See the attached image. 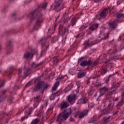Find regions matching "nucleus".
<instances>
[{"instance_id": "1", "label": "nucleus", "mask_w": 124, "mask_h": 124, "mask_svg": "<svg viewBox=\"0 0 124 124\" xmlns=\"http://www.w3.org/2000/svg\"><path fill=\"white\" fill-rule=\"evenodd\" d=\"M71 114H72V110L71 108L64 110L62 113H60L58 115L56 122H58L59 124L63 123L64 121L67 120Z\"/></svg>"}, {"instance_id": "2", "label": "nucleus", "mask_w": 124, "mask_h": 124, "mask_svg": "<svg viewBox=\"0 0 124 124\" xmlns=\"http://www.w3.org/2000/svg\"><path fill=\"white\" fill-rule=\"evenodd\" d=\"M124 14H119L117 15L115 19L113 21L109 23L110 29H112V30H115V29L117 28V23H122V22H123L122 19H124Z\"/></svg>"}, {"instance_id": "3", "label": "nucleus", "mask_w": 124, "mask_h": 124, "mask_svg": "<svg viewBox=\"0 0 124 124\" xmlns=\"http://www.w3.org/2000/svg\"><path fill=\"white\" fill-rule=\"evenodd\" d=\"M50 37L51 36H48L41 39L40 42L42 47L41 55H45V52L47 51V49H49V41H48V38H50Z\"/></svg>"}, {"instance_id": "4", "label": "nucleus", "mask_w": 124, "mask_h": 124, "mask_svg": "<svg viewBox=\"0 0 124 124\" xmlns=\"http://www.w3.org/2000/svg\"><path fill=\"white\" fill-rule=\"evenodd\" d=\"M46 7H47V3H44L42 4L41 7H38L37 9H35L34 11H32L30 15L31 16H34L36 15V18H38L39 17H42V14H41V8L44 9Z\"/></svg>"}, {"instance_id": "5", "label": "nucleus", "mask_w": 124, "mask_h": 124, "mask_svg": "<svg viewBox=\"0 0 124 124\" xmlns=\"http://www.w3.org/2000/svg\"><path fill=\"white\" fill-rule=\"evenodd\" d=\"M29 17L31 18V21H32V20H35V19H37L33 28L34 31H37V30L39 29V27H40L41 22H42L41 17H39L38 18H36V15H34L33 16H32L31 15V14H29Z\"/></svg>"}, {"instance_id": "6", "label": "nucleus", "mask_w": 124, "mask_h": 124, "mask_svg": "<svg viewBox=\"0 0 124 124\" xmlns=\"http://www.w3.org/2000/svg\"><path fill=\"white\" fill-rule=\"evenodd\" d=\"M48 88H49L48 85L46 84L44 86V82L42 81H38L36 86L33 88V92H37L39 91V90H42L43 89L45 90H47Z\"/></svg>"}, {"instance_id": "7", "label": "nucleus", "mask_w": 124, "mask_h": 124, "mask_svg": "<svg viewBox=\"0 0 124 124\" xmlns=\"http://www.w3.org/2000/svg\"><path fill=\"white\" fill-rule=\"evenodd\" d=\"M88 114H89V110L86 109L83 110L82 111H78L74 115L75 118H77L78 116L79 119H83V118H85L86 116H88Z\"/></svg>"}, {"instance_id": "8", "label": "nucleus", "mask_w": 124, "mask_h": 124, "mask_svg": "<svg viewBox=\"0 0 124 124\" xmlns=\"http://www.w3.org/2000/svg\"><path fill=\"white\" fill-rule=\"evenodd\" d=\"M33 100V108L35 109V108H37L39 103H40V100H41V98H40V95H37L36 97H33L30 101H32Z\"/></svg>"}, {"instance_id": "9", "label": "nucleus", "mask_w": 124, "mask_h": 124, "mask_svg": "<svg viewBox=\"0 0 124 124\" xmlns=\"http://www.w3.org/2000/svg\"><path fill=\"white\" fill-rule=\"evenodd\" d=\"M36 53H37V51L34 50H31V52L27 51L24 54L23 58L24 59L28 60V59L31 58V57H32V56H33L34 54H36Z\"/></svg>"}, {"instance_id": "10", "label": "nucleus", "mask_w": 124, "mask_h": 124, "mask_svg": "<svg viewBox=\"0 0 124 124\" xmlns=\"http://www.w3.org/2000/svg\"><path fill=\"white\" fill-rule=\"evenodd\" d=\"M7 92V90H3L1 91H0V103L2 102L5 98H6V96L5 95V93Z\"/></svg>"}, {"instance_id": "11", "label": "nucleus", "mask_w": 124, "mask_h": 124, "mask_svg": "<svg viewBox=\"0 0 124 124\" xmlns=\"http://www.w3.org/2000/svg\"><path fill=\"white\" fill-rule=\"evenodd\" d=\"M62 0H59L57 2L55 3L54 5V9L56 10L57 12H59L60 10H62L63 7H60V5H61V3H62Z\"/></svg>"}, {"instance_id": "12", "label": "nucleus", "mask_w": 124, "mask_h": 124, "mask_svg": "<svg viewBox=\"0 0 124 124\" xmlns=\"http://www.w3.org/2000/svg\"><path fill=\"white\" fill-rule=\"evenodd\" d=\"M93 64V61L89 60L88 61L84 60L80 62L81 66H91Z\"/></svg>"}, {"instance_id": "13", "label": "nucleus", "mask_w": 124, "mask_h": 124, "mask_svg": "<svg viewBox=\"0 0 124 124\" xmlns=\"http://www.w3.org/2000/svg\"><path fill=\"white\" fill-rule=\"evenodd\" d=\"M123 49H124V45H121L118 49H117V45H115L113 46V51L111 54H117L118 51H122Z\"/></svg>"}, {"instance_id": "14", "label": "nucleus", "mask_w": 124, "mask_h": 124, "mask_svg": "<svg viewBox=\"0 0 124 124\" xmlns=\"http://www.w3.org/2000/svg\"><path fill=\"white\" fill-rule=\"evenodd\" d=\"M76 99V95H70L68 96L67 101L69 102L70 104H73L75 103V100Z\"/></svg>"}, {"instance_id": "15", "label": "nucleus", "mask_w": 124, "mask_h": 124, "mask_svg": "<svg viewBox=\"0 0 124 124\" xmlns=\"http://www.w3.org/2000/svg\"><path fill=\"white\" fill-rule=\"evenodd\" d=\"M113 120V116H109L108 117L105 116L103 119V123L104 124H109L111 121Z\"/></svg>"}, {"instance_id": "16", "label": "nucleus", "mask_w": 124, "mask_h": 124, "mask_svg": "<svg viewBox=\"0 0 124 124\" xmlns=\"http://www.w3.org/2000/svg\"><path fill=\"white\" fill-rule=\"evenodd\" d=\"M69 107V104L67 102L62 101L60 105V108L61 110L66 109Z\"/></svg>"}, {"instance_id": "17", "label": "nucleus", "mask_w": 124, "mask_h": 124, "mask_svg": "<svg viewBox=\"0 0 124 124\" xmlns=\"http://www.w3.org/2000/svg\"><path fill=\"white\" fill-rule=\"evenodd\" d=\"M89 102V99L87 97H82L78 101V103L79 104H86Z\"/></svg>"}, {"instance_id": "18", "label": "nucleus", "mask_w": 124, "mask_h": 124, "mask_svg": "<svg viewBox=\"0 0 124 124\" xmlns=\"http://www.w3.org/2000/svg\"><path fill=\"white\" fill-rule=\"evenodd\" d=\"M106 92H108V88L106 87H104L100 89V96H102V95H104L105 94V93Z\"/></svg>"}, {"instance_id": "19", "label": "nucleus", "mask_w": 124, "mask_h": 124, "mask_svg": "<svg viewBox=\"0 0 124 124\" xmlns=\"http://www.w3.org/2000/svg\"><path fill=\"white\" fill-rule=\"evenodd\" d=\"M107 16V8H105L100 13V18H105V16Z\"/></svg>"}, {"instance_id": "20", "label": "nucleus", "mask_w": 124, "mask_h": 124, "mask_svg": "<svg viewBox=\"0 0 124 124\" xmlns=\"http://www.w3.org/2000/svg\"><path fill=\"white\" fill-rule=\"evenodd\" d=\"M124 104V99H122L117 104L116 107L117 110H121V107L123 106Z\"/></svg>"}, {"instance_id": "21", "label": "nucleus", "mask_w": 124, "mask_h": 124, "mask_svg": "<svg viewBox=\"0 0 124 124\" xmlns=\"http://www.w3.org/2000/svg\"><path fill=\"white\" fill-rule=\"evenodd\" d=\"M97 28H98V24L94 23L89 27V30L93 31L97 30Z\"/></svg>"}, {"instance_id": "22", "label": "nucleus", "mask_w": 124, "mask_h": 124, "mask_svg": "<svg viewBox=\"0 0 124 124\" xmlns=\"http://www.w3.org/2000/svg\"><path fill=\"white\" fill-rule=\"evenodd\" d=\"M63 16L64 18V24H66V23H67V22L70 20V17L68 16V14H66V13L63 15Z\"/></svg>"}, {"instance_id": "23", "label": "nucleus", "mask_w": 124, "mask_h": 124, "mask_svg": "<svg viewBox=\"0 0 124 124\" xmlns=\"http://www.w3.org/2000/svg\"><path fill=\"white\" fill-rule=\"evenodd\" d=\"M76 22H77V19L76 17H73L71 20V22L69 25L68 26V27L69 28L70 26L73 27L76 25Z\"/></svg>"}, {"instance_id": "24", "label": "nucleus", "mask_w": 124, "mask_h": 124, "mask_svg": "<svg viewBox=\"0 0 124 124\" xmlns=\"http://www.w3.org/2000/svg\"><path fill=\"white\" fill-rule=\"evenodd\" d=\"M102 112L103 115H108V114L110 113V108L107 107L106 108L102 110Z\"/></svg>"}, {"instance_id": "25", "label": "nucleus", "mask_w": 124, "mask_h": 124, "mask_svg": "<svg viewBox=\"0 0 124 124\" xmlns=\"http://www.w3.org/2000/svg\"><path fill=\"white\" fill-rule=\"evenodd\" d=\"M97 121V117L94 115L88 122V124H92L93 123H95Z\"/></svg>"}, {"instance_id": "26", "label": "nucleus", "mask_w": 124, "mask_h": 124, "mask_svg": "<svg viewBox=\"0 0 124 124\" xmlns=\"http://www.w3.org/2000/svg\"><path fill=\"white\" fill-rule=\"evenodd\" d=\"M47 107V103H46L44 104H42L41 107H40V110L39 111L38 114L39 115V116H41V114H40V113L41 112V111H42L44 108V107Z\"/></svg>"}, {"instance_id": "27", "label": "nucleus", "mask_w": 124, "mask_h": 124, "mask_svg": "<svg viewBox=\"0 0 124 124\" xmlns=\"http://www.w3.org/2000/svg\"><path fill=\"white\" fill-rule=\"evenodd\" d=\"M120 87V83L114 82L113 83L111 89H116L117 88H119Z\"/></svg>"}, {"instance_id": "28", "label": "nucleus", "mask_w": 124, "mask_h": 124, "mask_svg": "<svg viewBox=\"0 0 124 124\" xmlns=\"http://www.w3.org/2000/svg\"><path fill=\"white\" fill-rule=\"evenodd\" d=\"M91 42H92L90 41V39H89L87 41H86L83 44V46H84V49H86L87 47H88V46H90V45H91Z\"/></svg>"}, {"instance_id": "29", "label": "nucleus", "mask_w": 124, "mask_h": 124, "mask_svg": "<svg viewBox=\"0 0 124 124\" xmlns=\"http://www.w3.org/2000/svg\"><path fill=\"white\" fill-rule=\"evenodd\" d=\"M87 74V73L85 72H82V73H79L78 74V78H83V77H85V76H86Z\"/></svg>"}, {"instance_id": "30", "label": "nucleus", "mask_w": 124, "mask_h": 124, "mask_svg": "<svg viewBox=\"0 0 124 124\" xmlns=\"http://www.w3.org/2000/svg\"><path fill=\"white\" fill-rule=\"evenodd\" d=\"M59 85H60V82L59 81L56 82L55 83L54 86L52 87V91H56V90L58 89V87H59Z\"/></svg>"}, {"instance_id": "31", "label": "nucleus", "mask_w": 124, "mask_h": 124, "mask_svg": "<svg viewBox=\"0 0 124 124\" xmlns=\"http://www.w3.org/2000/svg\"><path fill=\"white\" fill-rule=\"evenodd\" d=\"M59 40V37L58 36H54L51 39V43H55V42H57Z\"/></svg>"}, {"instance_id": "32", "label": "nucleus", "mask_w": 124, "mask_h": 124, "mask_svg": "<svg viewBox=\"0 0 124 124\" xmlns=\"http://www.w3.org/2000/svg\"><path fill=\"white\" fill-rule=\"evenodd\" d=\"M40 122V120L38 118L33 119L31 122V124H38V123Z\"/></svg>"}, {"instance_id": "33", "label": "nucleus", "mask_w": 124, "mask_h": 124, "mask_svg": "<svg viewBox=\"0 0 124 124\" xmlns=\"http://www.w3.org/2000/svg\"><path fill=\"white\" fill-rule=\"evenodd\" d=\"M59 62V60L57 58H54L52 59V63L54 65H57Z\"/></svg>"}, {"instance_id": "34", "label": "nucleus", "mask_w": 124, "mask_h": 124, "mask_svg": "<svg viewBox=\"0 0 124 124\" xmlns=\"http://www.w3.org/2000/svg\"><path fill=\"white\" fill-rule=\"evenodd\" d=\"M102 75H104L105 73H107V68L104 67L103 68L101 71Z\"/></svg>"}, {"instance_id": "35", "label": "nucleus", "mask_w": 124, "mask_h": 124, "mask_svg": "<svg viewBox=\"0 0 124 124\" xmlns=\"http://www.w3.org/2000/svg\"><path fill=\"white\" fill-rule=\"evenodd\" d=\"M71 90V85H69L66 87L64 90V92L65 93H68V92H69Z\"/></svg>"}, {"instance_id": "36", "label": "nucleus", "mask_w": 124, "mask_h": 124, "mask_svg": "<svg viewBox=\"0 0 124 124\" xmlns=\"http://www.w3.org/2000/svg\"><path fill=\"white\" fill-rule=\"evenodd\" d=\"M68 29H69L68 27L64 28L63 31H62V35H64V34H65V32L66 31H68Z\"/></svg>"}, {"instance_id": "37", "label": "nucleus", "mask_w": 124, "mask_h": 124, "mask_svg": "<svg viewBox=\"0 0 124 124\" xmlns=\"http://www.w3.org/2000/svg\"><path fill=\"white\" fill-rule=\"evenodd\" d=\"M40 65H41V63L36 64L33 62L32 64V67H38V66H40Z\"/></svg>"}, {"instance_id": "38", "label": "nucleus", "mask_w": 124, "mask_h": 124, "mask_svg": "<svg viewBox=\"0 0 124 124\" xmlns=\"http://www.w3.org/2000/svg\"><path fill=\"white\" fill-rule=\"evenodd\" d=\"M62 94V91H61V90H59L55 93V94H56V95H57V96H59L61 94Z\"/></svg>"}, {"instance_id": "39", "label": "nucleus", "mask_w": 124, "mask_h": 124, "mask_svg": "<svg viewBox=\"0 0 124 124\" xmlns=\"http://www.w3.org/2000/svg\"><path fill=\"white\" fill-rule=\"evenodd\" d=\"M88 27V25H82L79 28V31H83V30H84V29H86Z\"/></svg>"}, {"instance_id": "40", "label": "nucleus", "mask_w": 124, "mask_h": 124, "mask_svg": "<svg viewBox=\"0 0 124 124\" xmlns=\"http://www.w3.org/2000/svg\"><path fill=\"white\" fill-rule=\"evenodd\" d=\"M111 95H113V94H112V92L110 91V92H108L106 94V96L107 97H108V96H111Z\"/></svg>"}, {"instance_id": "41", "label": "nucleus", "mask_w": 124, "mask_h": 124, "mask_svg": "<svg viewBox=\"0 0 124 124\" xmlns=\"http://www.w3.org/2000/svg\"><path fill=\"white\" fill-rule=\"evenodd\" d=\"M55 95H56V94H55V93L52 94L50 97V100H54V99H55V98L56 97Z\"/></svg>"}, {"instance_id": "42", "label": "nucleus", "mask_w": 124, "mask_h": 124, "mask_svg": "<svg viewBox=\"0 0 124 124\" xmlns=\"http://www.w3.org/2000/svg\"><path fill=\"white\" fill-rule=\"evenodd\" d=\"M4 84V81H3L1 79H0V88L3 87Z\"/></svg>"}, {"instance_id": "43", "label": "nucleus", "mask_w": 124, "mask_h": 124, "mask_svg": "<svg viewBox=\"0 0 124 124\" xmlns=\"http://www.w3.org/2000/svg\"><path fill=\"white\" fill-rule=\"evenodd\" d=\"M109 33L108 32V33H107V34L105 35L104 37L103 38V39L104 40H105V39H107V38H109Z\"/></svg>"}, {"instance_id": "44", "label": "nucleus", "mask_w": 124, "mask_h": 124, "mask_svg": "<svg viewBox=\"0 0 124 124\" xmlns=\"http://www.w3.org/2000/svg\"><path fill=\"white\" fill-rule=\"evenodd\" d=\"M119 112H120V111L119 110V109H117L115 111H113V116H117V115H118V114H119Z\"/></svg>"}, {"instance_id": "45", "label": "nucleus", "mask_w": 124, "mask_h": 124, "mask_svg": "<svg viewBox=\"0 0 124 124\" xmlns=\"http://www.w3.org/2000/svg\"><path fill=\"white\" fill-rule=\"evenodd\" d=\"M58 79H60L61 80L62 79H65V80H66V79H67V76H66V75L62 76V77L58 78Z\"/></svg>"}, {"instance_id": "46", "label": "nucleus", "mask_w": 124, "mask_h": 124, "mask_svg": "<svg viewBox=\"0 0 124 124\" xmlns=\"http://www.w3.org/2000/svg\"><path fill=\"white\" fill-rule=\"evenodd\" d=\"M26 119H28V116H25L21 118V122H24Z\"/></svg>"}, {"instance_id": "47", "label": "nucleus", "mask_w": 124, "mask_h": 124, "mask_svg": "<svg viewBox=\"0 0 124 124\" xmlns=\"http://www.w3.org/2000/svg\"><path fill=\"white\" fill-rule=\"evenodd\" d=\"M84 59H85V58L84 57H82L80 58H79L78 60V63H79V62H83L82 61L84 60Z\"/></svg>"}, {"instance_id": "48", "label": "nucleus", "mask_w": 124, "mask_h": 124, "mask_svg": "<svg viewBox=\"0 0 124 124\" xmlns=\"http://www.w3.org/2000/svg\"><path fill=\"white\" fill-rule=\"evenodd\" d=\"M67 37V35H66L65 36L64 38H63L62 39V42L63 43V44H65V40H66V37Z\"/></svg>"}, {"instance_id": "49", "label": "nucleus", "mask_w": 124, "mask_h": 124, "mask_svg": "<svg viewBox=\"0 0 124 124\" xmlns=\"http://www.w3.org/2000/svg\"><path fill=\"white\" fill-rule=\"evenodd\" d=\"M92 92H94V90L93 89V87H90L89 89V93H92Z\"/></svg>"}, {"instance_id": "50", "label": "nucleus", "mask_w": 124, "mask_h": 124, "mask_svg": "<svg viewBox=\"0 0 124 124\" xmlns=\"http://www.w3.org/2000/svg\"><path fill=\"white\" fill-rule=\"evenodd\" d=\"M111 105H112V101L109 100V104L108 105V107H110L111 106Z\"/></svg>"}, {"instance_id": "51", "label": "nucleus", "mask_w": 124, "mask_h": 124, "mask_svg": "<svg viewBox=\"0 0 124 124\" xmlns=\"http://www.w3.org/2000/svg\"><path fill=\"white\" fill-rule=\"evenodd\" d=\"M111 93H112V94H115L117 93V91L116 90H114L111 91Z\"/></svg>"}, {"instance_id": "52", "label": "nucleus", "mask_w": 124, "mask_h": 124, "mask_svg": "<svg viewBox=\"0 0 124 124\" xmlns=\"http://www.w3.org/2000/svg\"><path fill=\"white\" fill-rule=\"evenodd\" d=\"M93 64L94 65H97V64H98V62H97V61H94L93 62Z\"/></svg>"}, {"instance_id": "53", "label": "nucleus", "mask_w": 124, "mask_h": 124, "mask_svg": "<svg viewBox=\"0 0 124 124\" xmlns=\"http://www.w3.org/2000/svg\"><path fill=\"white\" fill-rule=\"evenodd\" d=\"M21 72H22V69H18V73L20 77H21Z\"/></svg>"}, {"instance_id": "54", "label": "nucleus", "mask_w": 124, "mask_h": 124, "mask_svg": "<svg viewBox=\"0 0 124 124\" xmlns=\"http://www.w3.org/2000/svg\"><path fill=\"white\" fill-rule=\"evenodd\" d=\"M77 85L78 87H80V85H81V82H80L79 81H78L77 82Z\"/></svg>"}, {"instance_id": "55", "label": "nucleus", "mask_w": 124, "mask_h": 124, "mask_svg": "<svg viewBox=\"0 0 124 124\" xmlns=\"http://www.w3.org/2000/svg\"><path fill=\"white\" fill-rule=\"evenodd\" d=\"M113 101H118L119 100V97H116L113 99Z\"/></svg>"}, {"instance_id": "56", "label": "nucleus", "mask_w": 124, "mask_h": 124, "mask_svg": "<svg viewBox=\"0 0 124 124\" xmlns=\"http://www.w3.org/2000/svg\"><path fill=\"white\" fill-rule=\"evenodd\" d=\"M94 2H100L102 1V0H93Z\"/></svg>"}, {"instance_id": "57", "label": "nucleus", "mask_w": 124, "mask_h": 124, "mask_svg": "<svg viewBox=\"0 0 124 124\" xmlns=\"http://www.w3.org/2000/svg\"><path fill=\"white\" fill-rule=\"evenodd\" d=\"M7 73L9 74V75H11V74H12V71L10 70L9 72H7Z\"/></svg>"}, {"instance_id": "58", "label": "nucleus", "mask_w": 124, "mask_h": 124, "mask_svg": "<svg viewBox=\"0 0 124 124\" xmlns=\"http://www.w3.org/2000/svg\"><path fill=\"white\" fill-rule=\"evenodd\" d=\"M109 81V78H107V79L105 80V83H106L107 84V83H108Z\"/></svg>"}, {"instance_id": "59", "label": "nucleus", "mask_w": 124, "mask_h": 124, "mask_svg": "<svg viewBox=\"0 0 124 124\" xmlns=\"http://www.w3.org/2000/svg\"><path fill=\"white\" fill-rule=\"evenodd\" d=\"M10 52H9V51H7V55H10V54H11V53H12V50H10Z\"/></svg>"}, {"instance_id": "60", "label": "nucleus", "mask_w": 124, "mask_h": 124, "mask_svg": "<svg viewBox=\"0 0 124 124\" xmlns=\"http://www.w3.org/2000/svg\"><path fill=\"white\" fill-rule=\"evenodd\" d=\"M8 47H9V46H11V42H9L7 44Z\"/></svg>"}, {"instance_id": "61", "label": "nucleus", "mask_w": 124, "mask_h": 124, "mask_svg": "<svg viewBox=\"0 0 124 124\" xmlns=\"http://www.w3.org/2000/svg\"><path fill=\"white\" fill-rule=\"evenodd\" d=\"M70 121V122H74V118L71 117Z\"/></svg>"}, {"instance_id": "62", "label": "nucleus", "mask_w": 124, "mask_h": 124, "mask_svg": "<svg viewBox=\"0 0 124 124\" xmlns=\"http://www.w3.org/2000/svg\"><path fill=\"white\" fill-rule=\"evenodd\" d=\"M80 36V33L78 34L76 36H75V37L78 38Z\"/></svg>"}, {"instance_id": "63", "label": "nucleus", "mask_w": 124, "mask_h": 124, "mask_svg": "<svg viewBox=\"0 0 124 124\" xmlns=\"http://www.w3.org/2000/svg\"><path fill=\"white\" fill-rule=\"evenodd\" d=\"M90 83H91V81L90 80V79H88L87 84H90Z\"/></svg>"}, {"instance_id": "64", "label": "nucleus", "mask_w": 124, "mask_h": 124, "mask_svg": "<svg viewBox=\"0 0 124 124\" xmlns=\"http://www.w3.org/2000/svg\"><path fill=\"white\" fill-rule=\"evenodd\" d=\"M122 97H123L122 99H124V93L122 94Z\"/></svg>"}]
</instances>
